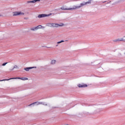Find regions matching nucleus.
<instances>
[{"mask_svg":"<svg viewBox=\"0 0 125 125\" xmlns=\"http://www.w3.org/2000/svg\"><path fill=\"white\" fill-rule=\"evenodd\" d=\"M91 3V0H89L87 2H83V3H81L80 6H74V7L70 8V9H63L62 8V9H63V10H72L74 9H78V8H81V7H82V6L86 5L87 4H90Z\"/></svg>","mask_w":125,"mask_h":125,"instance_id":"1","label":"nucleus"},{"mask_svg":"<svg viewBox=\"0 0 125 125\" xmlns=\"http://www.w3.org/2000/svg\"><path fill=\"white\" fill-rule=\"evenodd\" d=\"M49 26L52 28V27H62V26H64V24L63 23L59 24L58 23H48Z\"/></svg>","mask_w":125,"mask_h":125,"instance_id":"2","label":"nucleus"},{"mask_svg":"<svg viewBox=\"0 0 125 125\" xmlns=\"http://www.w3.org/2000/svg\"><path fill=\"white\" fill-rule=\"evenodd\" d=\"M51 13L46 15L45 14H40L38 16V18H43L44 17H47L48 16H50L51 15Z\"/></svg>","mask_w":125,"mask_h":125,"instance_id":"3","label":"nucleus"},{"mask_svg":"<svg viewBox=\"0 0 125 125\" xmlns=\"http://www.w3.org/2000/svg\"><path fill=\"white\" fill-rule=\"evenodd\" d=\"M24 13L21 12H15L13 13V16H17L18 15H24Z\"/></svg>","mask_w":125,"mask_h":125,"instance_id":"4","label":"nucleus"},{"mask_svg":"<svg viewBox=\"0 0 125 125\" xmlns=\"http://www.w3.org/2000/svg\"><path fill=\"white\" fill-rule=\"evenodd\" d=\"M18 79V80H21V77L12 78H10L9 79L0 80V82H3V81H9L10 80H14V79Z\"/></svg>","mask_w":125,"mask_h":125,"instance_id":"5","label":"nucleus"},{"mask_svg":"<svg viewBox=\"0 0 125 125\" xmlns=\"http://www.w3.org/2000/svg\"><path fill=\"white\" fill-rule=\"evenodd\" d=\"M37 68V66L25 67L24 68V70H25V71H26L27 72H28V71L31 70V69H34V68Z\"/></svg>","mask_w":125,"mask_h":125,"instance_id":"6","label":"nucleus"},{"mask_svg":"<svg viewBox=\"0 0 125 125\" xmlns=\"http://www.w3.org/2000/svg\"><path fill=\"white\" fill-rule=\"evenodd\" d=\"M35 103H38V105H40V104H42V105H44V103L43 102H34V103L29 104V106H32V105L35 104Z\"/></svg>","mask_w":125,"mask_h":125,"instance_id":"7","label":"nucleus"},{"mask_svg":"<svg viewBox=\"0 0 125 125\" xmlns=\"http://www.w3.org/2000/svg\"><path fill=\"white\" fill-rule=\"evenodd\" d=\"M78 87H87V84H84V83H82V84H79L78 85Z\"/></svg>","mask_w":125,"mask_h":125,"instance_id":"8","label":"nucleus"},{"mask_svg":"<svg viewBox=\"0 0 125 125\" xmlns=\"http://www.w3.org/2000/svg\"><path fill=\"white\" fill-rule=\"evenodd\" d=\"M37 1H41V0H33L32 1H27V3H35L37 2Z\"/></svg>","mask_w":125,"mask_h":125,"instance_id":"9","label":"nucleus"},{"mask_svg":"<svg viewBox=\"0 0 125 125\" xmlns=\"http://www.w3.org/2000/svg\"><path fill=\"white\" fill-rule=\"evenodd\" d=\"M113 42H125V40L123 38H121L120 39L114 40Z\"/></svg>","mask_w":125,"mask_h":125,"instance_id":"10","label":"nucleus"},{"mask_svg":"<svg viewBox=\"0 0 125 125\" xmlns=\"http://www.w3.org/2000/svg\"><path fill=\"white\" fill-rule=\"evenodd\" d=\"M31 31H36L37 30H38L37 27H32L31 28H30Z\"/></svg>","mask_w":125,"mask_h":125,"instance_id":"11","label":"nucleus"},{"mask_svg":"<svg viewBox=\"0 0 125 125\" xmlns=\"http://www.w3.org/2000/svg\"><path fill=\"white\" fill-rule=\"evenodd\" d=\"M14 69H19V67H18V66H17V65H15L13 68L11 70V71H13Z\"/></svg>","mask_w":125,"mask_h":125,"instance_id":"12","label":"nucleus"},{"mask_svg":"<svg viewBox=\"0 0 125 125\" xmlns=\"http://www.w3.org/2000/svg\"><path fill=\"white\" fill-rule=\"evenodd\" d=\"M42 25H40L37 26H36V28H37V30H39V29H42Z\"/></svg>","mask_w":125,"mask_h":125,"instance_id":"13","label":"nucleus"},{"mask_svg":"<svg viewBox=\"0 0 125 125\" xmlns=\"http://www.w3.org/2000/svg\"><path fill=\"white\" fill-rule=\"evenodd\" d=\"M55 62H56V61H55V60H52V61H51V64H52V65L55 64Z\"/></svg>","mask_w":125,"mask_h":125,"instance_id":"14","label":"nucleus"},{"mask_svg":"<svg viewBox=\"0 0 125 125\" xmlns=\"http://www.w3.org/2000/svg\"><path fill=\"white\" fill-rule=\"evenodd\" d=\"M21 80H22V81H26V80H28V78H21Z\"/></svg>","mask_w":125,"mask_h":125,"instance_id":"15","label":"nucleus"},{"mask_svg":"<svg viewBox=\"0 0 125 125\" xmlns=\"http://www.w3.org/2000/svg\"><path fill=\"white\" fill-rule=\"evenodd\" d=\"M62 42H64V41L63 40H62L60 42H57V43L59 44V43H61Z\"/></svg>","mask_w":125,"mask_h":125,"instance_id":"16","label":"nucleus"},{"mask_svg":"<svg viewBox=\"0 0 125 125\" xmlns=\"http://www.w3.org/2000/svg\"><path fill=\"white\" fill-rule=\"evenodd\" d=\"M8 62H4L2 64V66H5V65H6V64H7Z\"/></svg>","mask_w":125,"mask_h":125,"instance_id":"17","label":"nucleus"},{"mask_svg":"<svg viewBox=\"0 0 125 125\" xmlns=\"http://www.w3.org/2000/svg\"><path fill=\"white\" fill-rule=\"evenodd\" d=\"M106 1H103L102 2H103V3H105V2H106Z\"/></svg>","mask_w":125,"mask_h":125,"instance_id":"18","label":"nucleus"},{"mask_svg":"<svg viewBox=\"0 0 125 125\" xmlns=\"http://www.w3.org/2000/svg\"><path fill=\"white\" fill-rule=\"evenodd\" d=\"M110 2H111V1H110L109 2H108L107 3V4H108V3H110Z\"/></svg>","mask_w":125,"mask_h":125,"instance_id":"19","label":"nucleus"},{"mask_svg":"<svg viewBox=\"0 0 125 125\" xmlns=\"http://www.w3.org/2000/svg\"><path fill=\"white\" fill-rule=\"evenodd\" d=\"M35 104H37V105H39V104H38V103H35Z\"/></svg>","mask_w":125,"mask_h":125,"instance_id":"20","label":"nucleus"},{"mask_svg":"<svg viewBox=\"0 0 125 125\" xmlns=\"http://www.w3.org/2000/svg\"><path fill=\"white\" fill-rule=\"evenodd\" d=\"M56 46H58V45H56Z\"/></svg>","mask_w":125,"mask_h":125,"instance_id":"21","label":"nucleus"},{"mask_svg":"<svg viewBox=\"0 0 125 125\" xmlns=\"http://www.w3.org/2000/svg\"><path fill=\"white\" fill-rule=\"evenodd\" d=\"M47 105V104H45L46 106Z\"/></svg>","mask_w":125,"mask_h":125,"instance_id":"22","label":"nucleus"}]
</instances>
